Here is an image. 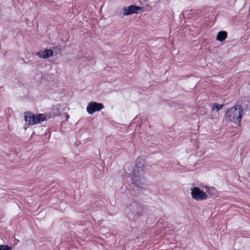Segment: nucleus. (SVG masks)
Returning a JSON list of instances; mask_svg holds the SVG:
<instances>
[{
  "mask_svg": "<svg viewBox=\"0 0 250 250\" xmlns=\"http://www.w3.org/2000/svg\"><path fill=\"white\" fill-rule=\"evenodd\" d=\"M141 163L138 160L136 163V168L132 173V184L134 185V189L138 191L139 194L143 193L145 188L141 186L145 184V180L142 175L144 173L143 165L140 166Z\"/></svg>",
  "mask_w": 250,
  "mask_h": 250,
  "instance_id": "obj_1",
  "label": "nucleus"
},
{
  "mask_svg": "<svg viewBox=\"0 0 250 250\" xmlns=\"http://www.w3.org/2000/svg\"><path fill=\"white\" fill-rule=\"evenodd\" d=\"M243 110L240 105H236L227 111L224 120L227 122H232L239 125L241 121V118L243 116Z\"/></svg>",
  "mask_w": 250,
  "mask_h": 250,
  "instance_id": "obj_2",
  "label": "nucleus"
},
{
  "mask_svg": "<svg viewBox=\"0 0 250 250\" xmlns=\"http://www.w3.org/2000/svg\"><path fill=\"white\" fill-rule=\"evenodd\" d=\"M145 209V206L143 204L137 201L132 202L129 207L130 211L139 215L143 214Z\"/></svg>",
  "mask_w": 250,
  "mask_h": 250,
  "instance_id": "obj_3",
  "label": "nucleus"
},
{
  "mask_svg": "<svg viewBox=\"0 0 250 250\" xmlns=\"http://www.w3.org/2000/svg\"><path fill=\"white\" fill-rule=\"evenodd\" d=\"M123 14L127 16L133 14H139L143 12V8L135 5H131L123 8Z\"/></svg>",
  "mask_w": 250,
  "mask_h": 250,
  "instance_id": "obj_4",
  "label": "nucleus"
},
{
  "mask_svg": "<svg viewBox=\"0 0 250 250\" xmlns=\"http://www.w3.org/2000/svg\"><path fill=\"white\" fill-rule=\"evenodd\" d=\"M192 197L196 200H204L207 199V195L198 187H194L191 189Z\"/></svg>",
  "mask_w": 250,
  "mask_h": 250,
  "instance_id": "obj_5",
  "label": "nucleus"
},
{
  "mask_svg": "<svg viewBox=\"0 0 250 250\" xmlns=\"http://www.w3.org/2000/svg\"><path fill=\"white\" fill-rule=\"evenodd\" d=\"M104 108V106L102 104L91 102L88 104L86 109L89 114H92L95 112L100 111Z\"/></svg>",
  "mask_w": 250,
  "mask_h": 250,
  "instance_id": "obj_6",
  "label": "nucleus"
},
{
  "mask_svg": "<svg viewBox=\"0 0 250 250\" xmlns=\"http://www.w3.org/2000/svg\"><path fill=\"white\" fill-rule=\"evenodd\" d=\"M36 114L28 111L24 113V119L29 125H35Z\"/></svg>",
  "mask_w": 250,
  "mask_h": 250,
  "instance_id": "obj_7",
  "label": "nucleus"
},
{
  "mask_svg": "<svg viewBox=\"0 0 250 250\" xmlns=\"http://www.w3.org/2000/svg\"><path fill=\"white\" fill-rule=\"evenodd\" d=\"M53 54V51L52 49H45L43 52L40 51L36 53V55L39 56L41 58L48 59Z\"/></svg>",
  "mask_w": 250,
  "mask_h": 250,
  "instance_id": "obj_8",
  "label": "nucleus"
},
{
  "mask_svg": "<svg viewBox=\"0 0 250 250\" xmlns=\"http://www.w3.org/2000/svg\"><path fill=\"white\" fill-rule=\"evenodd\" d=\"M227 32L225 31H222L218 32L216 37V40L223 42L227 38Z\"/></svg>",
  "mask_w": 250,
  "mask_h": 250,
  "instance_id": "obj_9",
  "label": "nucleus"
},
{
  "mask_svg": "<svg viewBox=\"0 0 250 250\" xmlns=\"http://www.w3.org/2000/svg\"><path fill=\"white\" fill-rule=\"evenodd\" d=\"M47 116L44 114H39L38 115L36 114L35 122V125L40 123L41 122L46 120Z\"/></svg>",
  "mask_w": 250,
  "mask_h": 250,
  "instance_id": "obj_10",
  "label": "nucleus"
},
{
  "mask_svg": "<svg viewBox=\"0 0 250 250\" xmlns=\"http://www.w3.org/2000/svg\"><path fill=\"white\" fill-rule=\"evenodd\" d=\"M47 116L44 114H39L38 115L36 114L35 122V125L40 123L41 122L46 120Z\"/></svg>",
  "mask_w": 250,
  "mask_h": 250,
  "instance_id": "obj_11",
  "label": "nucleus"
},
{
  "mask_svg": "<svg viewBox=\"0 0 250 250\" xmlns=\"http://www.w3.org/2000/svg\"><path fill=\"white\" fill-rule=\"evenodd\" d=\"M223 107V104H220L218 103H214L212 105V110H214L216 109V111H218L220 109H222Z\"/></svg>",
  "mask_w": 250,
  "mask_h": 250,
  "instance_id": "obj_12",
  "label": "nucleus"
},
{
  "mask_svg": "<svg viewBox=\"0 0 250 250\" xmlns=\"http://www.w3.org/2000/svg\"><path fill=\"white\" fill-rule=\"evenodd\" d=\"M12 248L5 245H0V250H11Z\"/></svg>",
  "mask_w": 250,
  "mask_h": 250,
  "instance_id": "obj_13",
  "label": "nucleus"
},
{
  "mask_svg": "<svg viewBox=\"0 0 250 250\" xmlns=\"http://www.w3.org/2000/svg\"><path fill=\"white\" fill-rule=\"evenodd\" d=\"M52 114L55 116H59L60 115L59 108L57 107L53 108L52 109Z\"/></svg>",
  "mask_w": 250,
  "mask_h": 250,
  "instance_id": "obj_14",
  "label": "nucleus"
},
{
  "mask_svg": "<svg viewBox=\"0 0 250 250\" xmlns=\"http://www.w3.org/2000/svg\"><path fill=\"white\" fill-rule=\"evenodd\" d=\"M69 118V115H68V114H66V119L67 120Z\"/></svg>",
  "mask_w": 250,
  "mask_h": 250,
  "instance_id": "obj_15",
  "label": "nucleus"
}]
</instances>
